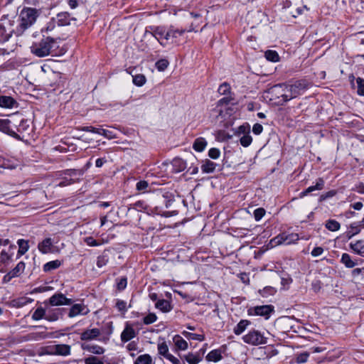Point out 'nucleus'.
<instances>
[{
    "instance_id": "nucleus-55",
    "label": "nucleus",
    "mask_w": 364,
    "mask_h": 364,
    "mask_svg": "<svg viewBox=\"0 0 364 364\" xmlns=\"http://www.w3.org/2000/svg\"><path fill=\"white\" fill-rule=\"evenodd\" d=\"M80 130L84 131V132H90L95 134H98L100 135V132L102 131V129L100 128H96L93 127H82L81 128H79Z\"/></svg>"
},
{
    "instance_id": "nucleus-49",
    "label": "nucleus",
    "mask_w": 364,
    "mask_h": 364,
    "mask_svg": "<svg viewBox=\"0 0 364 364\" xmlns=\"http://www.w3.org/2000/svg\"><path fill=\"white\" fill-rule=\"evenodd\" d=\"M176 338V346L181 350H186L188 348L187 342L178 336Z\"/></svg>"
},
{
    "instance_id": "nucleus-41",
    "label": "nucleus",
    "mask_w": 364,
    "mask_h": 364,
    "mask_svg": "<svg viewBox=\"0 0 364 364\" xmlns=\"http://www.w3.org/2000/svg\"><path fill=\"white\" fill-rule=\"evenodd\" d=\"M146 82V77L144 75L139 74L133 76V83L139 87L144 85Z\"/></svg>"
},
{
    "instance_id": "nucleus-20",
    "label": "nucleus",
    "mask_w": 364,
    "mask_h": 364,
    "mask_svg": "<svg viewBox=\"0 0 364 364\" xmlns=\"http://www.w3.org/2000/svg\"><path fill=\"white\" fill-rule=\"evenodd\" d=\"M250 322L247 320H241L234 328L233 331L236 335L242 334Z\"/></svg>"
},
{
    "instance_id": "nucleus-24",
    "label": "nucleus",
    "mask_w": 364,
    "mask_h": 364,
    "mask_svg": "<svg viewBox=\"0 0 364 364\" xmlns=\"http://www.w3.org/2000/svg\"><path fill=\"white\" fill-rule=\"evenodd\" d=\"M17 244L19 247L18 254L20 255H24L29 249V245L27 240L20 239L17 241Z\"/></svg>"
},
{
    "instance_id": "nucleus-64",
    "label": "nucleus",
    "mask_w": 364,
    "mask_h": 364,
    "mask_svg": "<svg viewBox=\"0 0 364 364\" xmlns=\"http://www.w3.org/2000/svg\"><path fill=\"white\" fill-rule=\"evenodd\" d=\"M127 349L129 351H135L137 350L138 346L137 343L136 341H132L127 346Z\"/></svg>"
},
{
    "instance_id": "nucleus-8",
    "label": "nucleus",
    "mask_w": 364,
    "mask_h": 364,
    "mask_svg": "<svg viewBox=\"0 0 364 364\" xmlns=\"http://www.w3.org/2000/svg\"><path fill=\"white\" fill-rule=\"evenodd\" d=\"M53 246V242L52 239L48 237L38 244V249L43 254H47L51 252Z\"/></svg>"
},
{
    "instance_id": "nucleus-30",
    "label": "nucleus",
    "mask_w": 364,
    "mask_h": 364,
    "mask_svg": "<svg viewBox=\"0 0 364 364\" xmlns=\"http://www.w3.org/2000/svg\"><path fill=\"white\" fill-rule=\"evenodd\" d=\"M206 358L209 361L217 362L219 361L221 358V354L219 350H212L210 351L206 356Z\"/></svg>"
},
{
    "instance_id": "nucleus-46",
    "label": "nucleus",
    "mask_w": 364,
    "mask_h": 364,
    "mask_svg": "<svg viewBox=\"0 0 364 364\" xmlns=\"http://www.w3.org/2000/svg\"><path fill=\"white\" fill-rule=\"evenodd\" d=\"M356 82L358 85V94L359 95L364 96V80L361 77H358L356 79Z\"/></svg>"
},
{
    "instance_id": "nucleus-26",
    "label": "nucleus",
    "mask_w": 364,
    "mask_h": 364,
    "mask_svg": "<svg viewBox=\"0 0 364 364\" xmlns=\"http://www.w3.org/2000/svg\"><path fill=\"white\" fill-rule=\"evenodd\" d=\"M85 364H111L109 362H105L101 358L90 355L85 359Z\"/></svg>"
},
{
    "instance_id": "nucleus-36",
    "label": "nucleus",
    "mask_w": 364,
    "mask_h": 364,
    "mask_svg": "<svg viewBox=\"0 0 364 364\" xmlns=\"http://www.w3.org/2000/svg\"><path fill=\"white\" fill-rule=\"evenodd\" d=\"M25 269V263L23 262H20L17 264V265L11 271V274H13L15 277H18L21 274Z\"/></svg>"
},
{
    "instance_id": "nucleus-6",
    "label": "nucleus",
    "mask_w": 364,
    "mask_h": 364,
    "mask_svg": "<svg viewBox=\"0 0 364 364\" xmlns=\"http://www.w3.org/2000/svg\"><path fill=\"white\" fill-rule=\"evenodd\" d=\"M50 353L59 355H68L70 353V346L66 344L55 345L50 348Z\"/></svg>"
},
{
    "instance_id": "nucleus-12",
    "label": "nucleus",
    "mask_w": 364,
    "mask_h": 364,
    "mask_svg": "<svg viewBox=\"0 0 364 364\" xmlns=\"http://www.w3.org/2000/svg\"><path fill=\"white\" fill-rule=\"evenodd\" d=\"M323 186H324L323 180L322 178H318L316 183V185L309 186L304 191L300 193L299 196H300V198H303L312 191H314L316 190H318V191L322 190Z\"/></svg>"
},
{
    "instance_id": "nucleus-28",
    "label": "nucleus",
    "mask_w": 364,
    "mask_h": 364,
    "mask_svg": "<svg viewBox=\"0 0 364 364\" xmlns=\"http://www.w3.org/2000/svg\"><path fill=\"white\" fill-rule=\"evenodd\" d=\"M151 363H152L151 357L148 354H144V355H139L136 358L134 364H151Z\"/></svg>"
},
{
    "instance_id": "nucleus-13",
    "label": "nucleus",
    "mask_w": 364,
    "mask_h": 364,
    "mask_svg": "<svg viewBox=\"0 0 364 364\" xmlns=\"http://www.w3.org/2000/svg\"><path fill=\"white\" fill-rule=\"evenodd\" d=\"M100 334L98 328L89 329L82 333L80 338L82 341H89L96 338Z\"/></svg>"
},
{
    "instance_id": "nucleus-27",
    "label": "nucleus",
    "mask_w": 364,
    "mask_h": 364,
    "mask_svg": "<svg viewBox=\"0 0 364 364\" xmlns=\"http://www.w3.org/2000/svg\"><path fill=\"white\" fill-rule=\"evenodd\" d=\"M84 349H86L89 352L97 355H101L105 352V349L102 347L97 345H88L86 347H84Z\"/></svg>"
},
{
    "instance_id": "nucleus-18",
    "label": "nucleus",
    "mask_w": 364,
    "mask_h": 364,
    "mask_svg": "<svg viewBox=\"0 0 364 364\" xmlns=\"http://www.w3.org/2000/svg\"><path fill=\"white\" fill-rule=\"evenodd\" d=\"M9 250L2 249L0 250V261L3 263L7 262L11 257L13 252L10 253L11 250L15 249V246L10 245Z\"/></svg>"
},
{
    "instance_id": "nucleus-42",
    "label": "nucleus",
    "mask_w": 364,
    "mask_h": 364,
    "mask_svg": "<svg viewBox=\"0 0 364 364\" xmlns=\"http://www.w3.org/2000/svg\"><path fill=\"white\" fill-rule=\"evenodd\" d=\"M109 261V257L107 255H105V253L104 252V254L102 255V256H99L97 257V266L99 267V268H102V267L105 266L107 262Z\"/></svg>"
},
{
    "instance_id": "nucleus-59",
    "label": "nucleus",
    "mask_w": 364,
    "mask_h": 364,
    "mask_svg": "<svg viewBox=\"0 0 364 364\" xmlns=\"http://www.w3.org/2000/svg\"><path fill=\"white\" fill-rule=\"evenodd\" d=\"M45 318L49 321H55L59 318V314L58 313H46Z\"/></svg>"
},
{
    "instance_id": "nucleus-47",
    "label": "nucleus",
    "mask_w": 364,
    "mask_h": 364,
    "mask_svg": "<svg viewBox=\"0 0 364 364\" xmlns=\"http://www.w3.org/2000/svg\"><path fill=\"white\" fill-rule=\"evenodd\" d=\"M84 242L88 246H90V247H96V246H99L101 244H102V242H98L97 240L94 239L92 237H85L84 238Z\"/></svg>"
},
{
    "instance_id": "nucleus-35",
    "label": "nucleus",
    "mask_w": 364,
    "mask_h": 364,
    "mask_svg": "<svg viewBox=\"0 0 364 364\" xmlns=\"http://www.w3.org/2000/svg\"><path fill=\"white\" fill-rule=\"evenodd\" d=\"M352 9L357 12L364 13V1L354 0L353 1Z\"/></svg>"
},
{
    "instance_id": "nucleus-61",
    "label": "nucleus",
    "mask_w": 364,
    "mask_h": 364,
    "mask_svg": "<svg viewBox=\"0 0 364 364\" xmlns=\"http://www.w3.org/2000/svg\"><path fill=\"white\" fill-rule=\"evenodd\" d=\"M116 306L120 311L124 312L127 311V303L122 300L117 301Z\"/></svg>"
},
{
    "instance_id": "nucleus-2",
    "label": "nucleus",
    "mask_w": 364,
    "mask_h": 364,
    "mask_svg": "<svg viewBox=\"0 0 364 364\" xmlns=\"http://www.w3.org/2000/svg\"><path fill=\"white\" fill-rule=\"evenodd\" d=\"M38 11L33 8H24L20 13V23L16 29L18 36L23 34L25 30L31 27L36 21Z\"/></svg>"
},
{
    "instance_id": "nucleus-34",
    "label": "nucleus",
    "mask_w": 364,
    "mask_h": 364,
    "mask_svg": "<svg viewBox=\"0 0 364 364\" xmlns=\"http://www.w3.org/2000/svg\"><path fill=\"white\" fill-rule=\"evenodd\" d=\"M285 244V239H284V233H282L277 237H274L270 240V245L272 247H275L277 245H279L281 244Z\"/></svg>"
},
{
    "instance_id": "nucleus-31",
    "label": "nucleus",
    "mask_w": 364,
    "mask_h": 364,
    "mask_svg": "<svg viewBox=\"0 0 364 364\" xmlns=\"http://www.w3.org/2000/svg\"><path fill=\"white\" fill-rule=\"evenodd\" d=\"M326 228L330 231H337L340 229L341 225L336 220H329L326 223Z\"/></svg>"
},
{
    "instance_id": "nucleus-3",
    "label": "nucleus",
    "mask_w": 364,
    "mask_h": 364,
    "mask_svg": "<svg viewBox=\"0 0 364 364\" xmlns=\"http://www.w3.org/2000/svg\"><path fill=\"white\" fill-rule=\"evenodd\" d=\"M183 33V30H171L166 31L164 28L161 27H157L153 31V35L161 45H164V40L168 41L171 37L176 38V33L182 35Z\"/></svg>"
},
{
    "instance_id": "nucleus-9",
    "label": "nucleus",
    "mask_w": 364,
    "mask_h": 364,
    "mask_svg": "<svg viewBox=\"0 0 364 364\" xmlns=\"http://www.w3.org/2000/svg\"><path fill=\"white\" fill-rule=\"evenodd\" d=\"M136 336L135 330L129 324H127L124 331L121 334V340L122 342H127Z\"/></svg>"
},
{
    "instance_id": "nucleus-52",
    "label": "nucleus",
    "mask_w": 364,
    "mask_h": 364,
    "mask_svg": "<svg viewBox=\"0 0 364 364\" xmlns=\"http://www.w3.org/2000/svg\"><path fill=\"white\" fill-rule=\"evenodd\" d=\"M156 316L153 313H150L144 318V323L146 325H149L154 323L156 321Z\"/></svg>"
},
{
    "instance_id": "nucleus-51",
    "label": "nucleus",
    "mask_w": 364,
    "mask_h": 364,
    "mask_svg": "<svg viewBox=\"0 0 364 364\" xmlns=\"http://www.w3.org/2000/svg\"><path fill=\"white\" fill-rule=\"evenodd\" d=\"M230 86L226 82L221 84L218 88V92L220 95H228L230 92Z\"/></svg>"
},
{
    "instance_id": "nucleus-56",
    "label": "nucleus",
    "mask_w": 364,
    "mask_h": 364,
    "mask_svg": "<svg viewBox=\"0 0 364 364\" xmlns=\"http://www.w3.org/2000/svg\"><path fill=\"white\" fill-rule=\"evenodd\" d=\"M220 152L216 148H212L208 151V156L213 159H217L220 156Z\"/></svg>"
},
{
    "instance_id": "nucleus-48",
    "label": "nucleus",
    "mask_w": 364,
    "mask_h": 364,
    "mask_svg": "<svg viewBox=\"0 0 364 364\" xmlns=\"http://www.w3.org/2000/svg\"><path fill=\"white\" fill-rule=\"evenodd\" d=\"M294 85L296 86V88H297L300 91L301 93L306 89H307L309 85L308 82L306 80L297 81Z\"/></svg>"
},
{
    "instance_id": "nucleus-14",
    "label": "nucleus",
    "mask_w": 364,
    "mask_h": 364,
    "mask_svg": "<svg viewBox=\"0 0 364 364\" xmlns=\"http://www.w3.org/2000/svg\"><path fill=\"white\" fill-rule=\"evenodd\" d=\"M10 120L0 119V130L10 136L18 138V135L9 127Z\"/></svg>"
},
{
    "instance_id": "nucleus-4",
    "label": "nucleus",
    "mask_w": 364,
    "mask_h": 364,
    "mask_svg": "<svg viewBox=\"0 0 364 364\" xmlns=\"http://www.w3.org/2000/svg\"><path fill=\"white\" fill-rule=\"evenodd\" d=\"M242 340L245 343L254 346H258L267 343L266 338L259 331L257 330L250 331L247 334L242 337Z\"/></svg>"
},
{
    "instance_id": "nucleus-60",
    "label": "nucleus",
    "mask_w": 364,
    "mask_h": 364,
    "mask_svg": "<svg viewBox=\"0 0 364 364\" xmlns=\"http://www.w3.org/2000/svg\"><path fill=\"white\" fill-rule=\"evenodd\" d=\"M260 292L263 296H266L267 294L273 295L276 292V290L274 288L272 287H264L262 291H260Z\"/></svg>"
},
{
    "instance_id": "nucleus-38",
    "label": "nucleus",
    "mask_w": 364,
    "mask_h": 364,
    "mask_svg": "<svg viewBox=\"0 0 364 364\" xmlns=\"http://www.w3.org/2000/svg\"><path fill=\"white\" fill-rule=\"evenodd\" d=\"M264 55L267 60L272 62H277L279 59L278 53L274 50H267L265 52Z\"/></svg>"
},
{
    "instance_id": "nucleus-45",
    "label": "nucleus",
    "mask_w": 364,
    "mask_h": 364,
    "mask_svg": "<svg viewBox=\"0 0 364 364\" xmlns=\"http://www.w3.org/2000/svg\"><path fill=\"white\" fill-rule=\"evenodd\" d=\"M32 301V299L28 298H21L16 300H14V306L16 307H21L26 305L28 303Z\"/></svg>"
},
{
    "instance_id": "nucleus-19",
    "label": "nucleus",
    "mask_w": 364,
    "mask_h": 364,
    "mask_svg": "<svg viewBox=\"0 0 364 364\" xmlns=\"http://www.w3.org/2000/svg\"><path fill=\"white\" fill-rule=\"evenodd\" d=\"M207 146L206 140L203 137L197 138L193 145L196 151H203Z\"/></svg>"
},
{
    "instance_id": "nucleus-43",
    "label": "nucleus",
    "mask_w": 364,
    "mask_h": 364,
    "mask_svg": "<svg viewBox=\"0 0 364 364\" xmlns=\"http://www.w3.org/2000/svg\"><path fill=\"white\" fill-rule=\"evenodd\" d=\"M168 64L169 63L167 60L161 59L156 63V67L159 71L161 72L164 71L167 68Z\"/></svg>"
},
{
    "instance_id": "nucleus-44",
    "label": "nucleus",
    "mask_w": 364,
    "mask_h": 364,
    "mask_svg": "<svg viewBox=\"0 0 364 364\" xmlns=\"http://www.w3.org/2000/svg\"><path fill=\"white\" fill-rule=\"evenodd\" d=\"M240 144L242 146L247 147L250 146L252 141V136L249 134V133L244 134L240 139Z\"/></svg>"
},
{
    "instance_id": "nucleus-11",
    "label": "nucleus",
    "mask_w": 364,
    "mask_h": 364,
    "mask_svg": "<svg viewBox=\"0 0 364 364\" xmlns=\"http://www.w3.org/2000/svg\"><path fill=\"white\" fill-rule=\"evenodd\" d=\"M284 85L279 84L276 85L271 87L268 93H269L272 97H274L275 100H277L279 101L282 98H283V91H284Z\"/></svg>"
},
{
    "instance_id": "nucleus-32",
    "label": "nucleus",
    "mask_w": 364,
    "mask_h": 364,
    "mask_svg": "<svg viewBox=\"0 0 364 364\" xmlns=\"http://www.w3.org/2000/svg\"><path fill=\"white\" fill-rule=\"evenodd\" d=\"M46 316V310L42 307H38L33 312L32 315V318L35 321H38L41 318H45Z\"/></svg>"
},
{
    "instance_id": "nucleus-29",
    "label": "nucleus",
    "mask_w": 364,
    "mask_h": 364,
    "mask_svg": "<svg viewBox=\"0 0 364 364\" xmlns=\"http://www.w3.org/2000/svg\"><path fill=\"white\" fill-rule=\"evenodd\" d=\"M309 355L310 353L309 352H302L296 354L295 357L296 363L298 364L306 363Z\"/></svg>"
},
{
    "instance_id": "nucleus-37",
    "label": "nucleus",
    "mask_w": 364,
    "mask_h": 364,
    "mask_svg": "<svg viewBox=\"0 0 364 364\" xmlns=\"http://www.w3.org/2000/svg\"><path fill=\"white\" fill-rule=\"evenodd\" d=\"M284 239H285V244L290 245L292 243L296 242L299 240V237L298 234L296 233H291V234H286L284 233Z\"/></svg>"
},
{
    "instance_id": "nucleus-21",
    "label": "nucleus",
    "mask_w": 364,
    "mask_h": 364,
    "mask_svg": "<svg viewBox=\"0 0 364 364\" xmlns=\"http://www.w3.org/2000/svg\"><path fill=\"white\" fill-rule=\"evenodd\" d=\"M55 21L58 27L70 23L68 20V14L67 13H61L57 15Z\"/></svg>"
},
{
    "instance_id": "nucleus-7",
    "label": "nucleus",
    "mask_w": 364,
    "mask_h": 364,
    "mask_svg": "<svg viewBox=\"0 0 364 364\" xmlns=\"http://www.w3.org/2000/svg\"><path fill=\"white\" fill-rule=\"evenodd\" d=\"M273 310L274 309L271 305L258 306L253 309L255 314L264 316L266 318H269Z\"/></svg>"
},
{
    "instance_id": "nucleus-54",
    "label": "nucleus",
    "mask_w": 364,
    "mask_h": 364,
    "mask_svg": "<svg viewBox=\"0 0 364 364\" xmlns=\"http://www.w3.org/2000/svg\"><path fill=\"white\" fill-rule=\"evenodd\" d=\"M265 210L264 208H259L254 211V217L257 221H259L264 215Z\"/></svg>"
},
{
    "instance_id": "nucleus-40",
    "label": "nucleus",
    "mask_w": 364,
    "mask_h": 364,
    "mask_svg": "<svg viewBox=\"0 0 364 364\" xmlns=\"http://www.w3.org/2000/svg\"><path fill=\"white\" fill-rule=\"evenodd\" d=\"M158 351L159 353L166 358L167 355H170L168 353V347L166 342H162L158 344Z\"/></svg>"
},
{
    "instance_id": "nucleus-23",
    "label": "nucleus",
    "mask_w": 364,
    "mask_h": 364,
    "mask_svg": "<svg viewBox=\"0 0 364 364\" xmlns=\"http://www.w3.org/2000/svg\"><path fill=\"white\" fill-rule=\"evenodd\" d=\"M216 167V164L210 161L206 160L204 164L201 166V169L204 173H213Z\"/></svg>"
},
{
    "instance_id": "nucleus-57",
    "label": "nucleus",
    "mask_w": 364,
    "mask_h": 364,
    "mask_svg": "<svg viewBox=\"0 0 364 364\" xmlns=\"http://www.w3.org/2000/svg\"><path fill=\"white\" fill-rule=\"evenodd\" d=\"M149 187V183L146 181H140L136 183V189L139 191H145Z\"/></svg>"
},
{
    "instance_id": "nucleus-50",
    "label": "nucleus",
    "mask_w": 364,
    "mask_h": 364,
    "mask_svg": "<svg viewBox=\"0 0 364 364\" xmlns=\"http://www.w3.org/2000/svg\"><path fill=\"white\" fill-rule=\"evenodd\" d=\"M186 360L189 364H198L200 361L198 356L189 353L186 356Z\"/></svg>"
},
{
    "instance_id": "nucleus-10",
    "label": "nucleus",
    "mask_w": 364,
    "mask_h": 364,
    "mask_svg": "<svg viewBox=\"0 0 364 364\" xmlns=\"http://www.w3.org/2000/svg\"><path fill=\"white\" fill-rule=\"evenodd\" d=\"M88 310L84 305L77 304L71 307L68 316L72 318L79 314H86Z\"/></svg>"
},
{
    "instance_id": "nucleus-58",
    "label": "nucleus",
    "mask_w": 364,
    "mask_h": 364,
    "mask_svg": "<svg viewBox=\"0 0 364 364\" xmlns=\"http://www.w3.org/2000/svg\"><path fill=\"white\" fill-rule=\"evenodd\" d=\"M100 135L104 136L108 139H112L115 138V134L109 130L102 129L100 132Z\"/></svg>"
},
{
    "instance_id": "nucleus-39",
    "label": "nucleus",
    "mask_w": 364,
    "mask_h": 364,
    "mask_svg": "<svg viewBox=\"0 0 364 364\" xmlns=\"http://www.w3.org/2000/svg\"><path fill=\"white\" fill-rule=\"evenodd\" d=\"M58 27L57 25V22L55 18L50 19V21L47 23L46 26L42 30V31L53 32L56 28Z\"/></svg>"
},
{
    "instance_id": "nucleus-16",
    "label": "nucleus",
    "mask_w": 364,
    "mask_h": 364,
    "mask_svg": "<svg viewBox=\"0 0 364 364\" xmlns=\"http://www.w3.org/2000/svg\"><path fill=\"white\" fill-rule=\"evenodd\" d=\"M16 101L9 96H0V107L4 108H12Z\"/></svg>"
},
{
    "instance_id": "nucleus-22",
    "label": "nucleus",
    "mask_w": 364,
    "mask_h": 364,
    "mask_svg": "<svg viewBox=\"0 0 364 364\" xmlns=\"http://www.w3.org/2000/svg\"><path fill=\"white\" fill-rule=\"evenodd\" d=\"M156 307L163 312H168L171 309L170 303L164 299L158 301L156 303Z\"/></svg>"
},
{
    "instance_id": "nucleus-25",
    "label": "nucleus",
    "mask_w": 364,
    "mask_h": 364,
    "mask_svg": "<svg viewBox=\"0 0 364 364\" xmlns=\"http://www.w3.org/2000/svg\"><path fill=\"white\" fill-rule=\"evenodd\" d=\"M341 262L348 268H353L356 265V263L351 259L350 256L347 253L342 255Z\"/></svg>"
},
{
    "instance_id": "nucleus-15",
    "label": "nucleus",
    "mask_w": 364,
    "mask_h": 364,
    "mask_svg": "<svg viewBox=\"0 0 364 364\" xmlns=\"http://www.w3.org/2000/svg\"><path fill=\"white\" fill-rule=\"evenodd\" d=\"M350 247L356 254L362 255L364 254V240H360L355 242H350Z\"/></svg>"
},
{
    "instance_id": "nucleus-5",
    "label": "nucleus",
    "mask_w": 364,
    "mask_h": 364,
    "mask_svg": "<svg viewBox=\"0 0 364 364\" xmlns=\"http://www.w3.org/2000/svg\"><path fill=\"white\" fill-rule=\"evenodd\" d=\"M72 303L73 300L65 297L62 293L55 294L49 299V304L51 306L71 305Z\"/></svg>"
},
{
    "instance_id": "nucleus-1",
    "label": "nucleus",
    "mask_w": 364,
    "mask_h": 364,
    "mask_svg": "<svg viewBox=\"0 0 364 364\" xmlns=\"http://www.w3.org/2000/svg\"><path fill=\"white\" fill-rule=\"evenodd\" d=\"M56 47V40L53 38L43 36L39 41L34 42L31 46V52L38 58H43L51 54Z\"/></svg>"
},
{
    "instance_id": "nucleus-62",
    "label": "nucleus",
    "mask_w": 364,
    "mask_h": 364,
    "mask_svg": "<svg viewBox=\"0 0 364 364\" xmlns=\"http://www.w3.org/2000/svg\"><path fill=\"white\" fill-rule=\"evenodd\" d=\"M263 130V127L260 124H255L252 127V132L255 134H259Z\"/></svg>"
},
{
    "instance_id": "nucleus-53",
    "label": "nucleus",
    "mask_w": 364,
    "mask_h": 364,
    "mask_svg": "<svg viewBox=\"0 0 364 364\" xmlns=\"http://www.w3.org/2000/svg\"><path fill=\"white\" fill-rule=\"evenodd\" d=\"M10 37L11 34L6 32L4 26H0V42L8 41Z\"/></svg>"
},
{
    "instance_id": "nucleus-33",
    "label": "nucleus",
    "mask_w": 364,
    "mask_h": 364,
    "mask_svg": "<svg viewBox=\"0 0 364 364\" xmlns=\"http://www.w3.org/2000/svg\"><path fill=\"white\" fill-rule=\"evenodd\" d=\"M60 261H58V260L51 261V262H47L46 264H44L43 270L45 272H49L50 270L57 269L58 267H60Z\"/></svg>"
},
{
    "instance_id": "nucleus-63",
    "label": "nucleus",
    "mask_w": 364,
    "mask_h": 364,
    "mask_svg": "<svg viewBox=\"0 0 364 364\" xmlns=\"http://www.w3.org/2000/svg\"><path fill=\"white\" fill-rule=\"evenodd\" d=\"M323 252V249L321 247H315L311 251V255L313 257H318V256L321 255Z\"/></svg>"
},
{
    "instance_id": "nucleus-17",
    "label": "nucleus",
    "mask_w": 364,
    "mask_h": 364,
    "mask_svg": "<svg viewBox=\"0 0 364 364\" xmlns=\"http://www.w3.org/2000/svg\"><path fill=\"white\" fill-rule=\"evenodd\" d=\"M284 91H283V98H282L281 100H279V101H277V102L278 104H281L282 105L283 103L294 98L291 92L292 90H291V89H289V86L287 85H284Z\"/></svg>"
}]
</instances>
